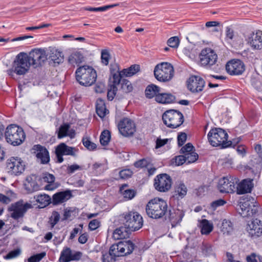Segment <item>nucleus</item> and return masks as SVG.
Segmentation results:
<instances>
[{
    "label": "nucleus",
    "instance_id": "52",
    "mask_svg": "<svg viewBox=\"0 0 262 262\" xmlns=\"http://www.w3.org/2000/svg\"><path fill=\"white\" fill-rule=\"evenodd\" d=\"M59 219V213L56 211H53L52 215L50 216V227L53 228L54 226L58 222Z\"/></svg>",
    "mask_w": 262,
    "mask_h": 262
},
{
    "label": "nucleus",
    "instance_id": "1",
    "mask_svg": "<svg viewBox=\"0 0 262 262\" xmlns=\"http://www.w3.org/2000/svg\"><path fill=\"white\" fill-rule=\"evenodd\" d=\"M167 204L160 199H154L148 202L146 206L147 215L152 219H159L166 216Z\"/></svg>",
    "mask_w": 262,
    "mask_h": 262
},
{
    "label": "nucleus",
    "instance_id": "6",
    "mask_svg": "<svg viewBox=\"0 0 262 262\" xmlns=\"http://www.w3.org/2000/svg\"><path fill=\"white\" fill-rule=\"evenodd\" d=\"M154 75L157 80L160 82L170 81L174 75L173 66L168 62H161L158 64L154 69Z\"/></svg>",
    "mask_w": 262,
    "mask_h": 262
},
{
    "label": "nucleus",
    "instance_id": "34",
    "mask_svg": "<svg viewBox=\"0 0 262 262\" xmlns=\"http://www.w3.org/2000/svg\"><path fill=\"white\" fill-rule=\"evenodd\" d=\"M96 111L97 114L101 118H104L106 114L108 113V110L106 109L105 102L102 99H98L97 100Z\"/></svg>",
    "mask_w": 262,
    "mask_h": 262
},
{
    "label": "nucleus",
    "instance_id": "11",
    "mask_svg": "<svg viewBox=\"0 0 262 262\" xmlns=\"http://www.w3.org/2000/svg\"><path fill=\"white\" fill-rule=\"evenodd\" d=\"M32 66L36 69L42 66L48 60L46 49H34L28 53Z\"/></svg>",
    "mask_w": 262,
    "mask_h": 262
},
{
    "label": "nucleus",
    "instance_id": "47",
    "mask_svg": "<svg viewBox=\"0 0 262 262\" xmlns=\"http://www.w3.org/2000/svg\"><path fill=\"white\" fill-rule=\"evenodd\" d=\"M82 142L83 146L89 150H94L97 148L96 144L91 142L89 137H83Z\"/></svg>",
    "mask_w": 262,
    "mask_h": 262
},
{
    "label": "nucleus",
    "instance_id": "31",
    "mask_svg": "<svg viewBox=\"0 0 262 262\" xmlns=\"http://www.w3.org/2000/svg\"><path fill=\"white\" fill-rule=\"evenodd\" d=\"M37 177L35 174L27 177L24 183V188L28 193H32L39 189V186L36 182Z\"/></svg>",
    "mask_w": 262,
    "mask_h": 262
},
{
    "label": "nucleus",
    "instance_id": "9",
    "mask_svg": "<svg viewBox=\"0 0 262 262\" xmlns=\"http://www.w3.org/2000/svg\"><path fill=\"white\" fill-rule=\"evenodd\" d=\"M123 224L129 231H135L142 228L143 220L137 212H129L125 215Z\"/></svg>",
    "mask_w": 262,
    "mask_h": 262
},
{
    "label": "nucleus",
    "instance_id": "55",
    "mask_svg": "<svg viewBox=\"0 0 262 262\" xmlns=\"http://www.w3.org/2000/svg\"><path fill=\"white\" fill-rule=\"evenodd\" d=\"M180 43V40L179 38L177 36H173L172 37H170L168 40H167V45L173 48H178L179 46Z\"/></svg>",
    "mask_w": 262,
    "mask_h": 262
},
{
    "label": "nucleus",
    "instance_id": "46",
    "mask_svg": "<svg viewBox=\"0 0 262 262\" xmlns=\"http://www.w3.org/2000/svg\"><path fill=\"white\" fill-rule=\"evenodd\" d=\"M102 262H115L116 257L113 254L110 250L108 252H102Z\"/></svg>",
    "mask_w": 262,
    "mask_h": 262
},
{
    "label": "nucleus",
    "instance_id": "2",
    "mask_svg": "<svg viewBox=\"0 0 262 262\" xmlns=\"http://www.w3.org/2000/svg\"><path fill=\"white\" fill-rule=\"evenodd\" d=\"M75 74L77 81L80 84L85 86L94 84L97 77L96 70L92 67L87 65L79 67Z\"/></svg>",
    "mask_w": 262,
    "mask_h": 262
},
{
    "label": "nucleus",
    "instance_id": "26",
    "mask_svg": "<svg viewBox=\"0 0 262 262\" xmlns=\"http://www.w3.org/2000/svg\"><path fill=\"white\" fill-rule=\"evenodd\" d=\"M247 41L253 49H261L262 31L258 30L255 33H251L247 38Z\"/></svg>",
    "mask_w": 262,
    "mask_h": 262
},
{
    "label": "nucleus",
    "instance_id": "28",
    "mask_svg": "<svg viewBox=\"0 0 262 262\" xmlns=\"http://www.w3.org/2000/svg\"><path fill=\"white\" fill-rule=\"evenodd\" d=\"M225 41L231 45H241L243 43V39L229 27L225 29Z\"/></svg>",
    "mask_w": 262,
    "mask_h": 262
},
{
    "label": "nucleus",
    "instance_id": "40",
    "mask_svg": "<svg viewBox=\"0 0 262 262\" xmlns=\"http://www.w3.org/2000/svg\"><path fill=\"white\" fill-rule=\"evenodd\" d=\"M140 71V66L137 64L131 66L127 69L122 70V74L125 77H130Z\"/></svg>",
    "mask_w": 262,
    "mask_h": 262
},
{
    "label": "nucleus",
    "instance_id": "10",
    "mask_svg": "<svg viewBox=\"0 0 262 262\" xmlns=\"http://www.w3.org/2000/svg\"><path fill=\"white\" fill-rule=\"evenodd\" d=\"M135 248L133 243L128 240L120 242L117 244L112 245L110 248L112 253L116 257L124 256L132 253Z\"/></svg>",
    "mask_w": 262,
    "mask_h": 262
},
{
    "label": "nucleus",
    "instance_id": "33",
    "mask_svg": "<svg viewBox=\"0 0 262 262\" xmlns=\"http://www.w3.org/2000/svg\"><path fill=\"white\" fill-rule=\"evenodd\" d=\"M175 96L169 93H160L156 96V101L160 103L167 104L174 102Z\"/></svg>",
    "mask_w": 262,
    "mask_h": 262
},
{
    "label": "nucleus",
    "instance_id": "30",
    "mask_svg": "<svg viewBox=\"0 0 262 262\" xmlns=\"http://www.w3.org/2000/svg\"><path fill=\"white\" fill-rule=\"evenodd\" d=\"M64 61V55L62 52L55 48H52L50 50V66L54 67L59 66Z\"/></svg>",
    "mask_w": 262,
    "mask_h": 262
},
{
    "label": "nucleus",
    "instance_id": "35",
    "mask_svg": "<svg viewBox=\"0 0 262 262\" xmlns=\"http://www.w3.org/2000/svg\"><path fill=\"white\" fill-rule=\"evenodd\" d=\"M160 88L155 84L148 85L145 91V96L147 98L151 99L160 94Z\"/></svg>",
    "mask_w": 262,
    "mask_h": 262
},
{
    "label": "nucleus",
    "instance_id": "8",
    "mask_svg": "<svg viewBox=\"0 0 262 262\" xmlns=\"http://www.w3.org/2000/svg\"><path fill=\"white\" fill-rule=\"evenodd\" d=\"M239 213L243 217L253 216L258 211L259 206L253 197L247 198L239 204Z\"/></svg>",
    "mask_w": 262,
    "mask_h": 262
},
{
    "label": "nucleus",
    "instance_id": "41",
    "mask_svg": "<svg viewBox=\"0 0 262 262\" xmlns=\"http://www.w3.org/2000/svg\"><path fill=\"white\" fill-rule=\"evenodd\" d=\"M110 77L109 84L110 85L117 86L121 82V78L123 75L122 74V71L119 73L113 74L111 75Z\"/></svg>",
    "mask_w": 262,
    "mask_h": 262
},
{
    "label": "nucleus",
    "instance_id": "58",
    "mask_svg": "<svg viewBox=\"0 0 262 262\" xmlns=\"http://www.w3.org/2000/svg\"><path fill=\"white\" fill-rule=\"evenodd\" d=\"M133 172L128 169H123L119 172L120 178L122 179H126L130 178Z\"/></svg>",
    "mask_w": 262,
    "mask_h": 262
},
{
    "label": "nucleus",
    "instance_id": "38",
    "mask_svg": "<svg viewBox=\"0 0 262 262\" xmlns=\"http://www.w3.org/2000/svg\"><path fill=\"white\" fill-rule=\"evenodd\" d=\"M201 232L202 234H208L213 230V225L206 219L202 220L200 223Z\"/></svg>",
    "mask_w": 262,
    "mask_h": 262
},
{
    "label": "nucleus",
    "instance_id": "32",
    "mask_svg": "<svg viewBox=\"0 0 262 262\" xmlns=\"http://www.w3.org/2000/svg\"><path fill=\"white\" fill-rule=\"evenodd\" d=\"M75 135L76 132L75 129L70 128V125L68 123L63 124L59 128L58 132V138L59 139L69 137L72 139L75 138Z\"/></svg>",
    "mask_w": 262,
    "mask_h": 262
},
{
    "label": "nucleus",
    "instance_id": "64",
    "mask_svg": "<svg viewBox=\"0 0 262 262\" xmlns=\"http://www.w3.org/2000/svg\"><path fill=\"white\" fill-rule=\"evenodd\" d=\"M148 162L145 159H142L134 163V166L137 168H143L148 165Z\"/></svg>",
    "mask_w": 262,
    "mask_h": 262
},
{
    "label": "nucleus",
    "instance_id": "12",
    "mask_svg": "<svg viewBox=\"0 0 262 262\" xmlns=\"http://www.w3.org/2000/svg\"><path fill=\"white\" fill-rule=\"evenodd\" d=\"M31 204L26 203L23 204V201L20 200L15 203L11 204L8 210L12 211L11 217L14 220L23 217L28 209L31 208Z\"/></svg>",
    "mask_w": 262,
    "mask_h": 262
},
{
    "label": "nucleus",
    "instance_id": "17",
    "mask_svg": "<svg viewBox=\"0 0 262 262\" xmlns=\"http://www.w3.org/2000/svg\"><path fill=\"white\" fill-rule=\"evenodd\" d=\"M25 166L23 160L18 157H11L7 160V168L11 174H20L24 171Z\"/></svg>",
    "mask_w": 262,
    "mask_h": 262
},
{
    "label": "nucleus",
    "instance_id": "16",
    "mask_svg": "<svg viewBox=\"0 0 262 262\" xmlns=\"http://www.w3.org/2000/svg\"><path fill=\"white\" fill-rule=\"evenodd\" d=\"M171 184V178L166 173L158 175L155 179L154 186L159 191H167L170 189Z\"/></svg>",
    "mask_w": 262,
    "mask_h": 262
},
{
    "label": "nucleus",
    "instance_id": "45",
    "mask_svg": "<svg viewBox=\"0 0 262 262\" xmlns=\"http://www.w3.org/2000/svg\"><path fill=\"white\" fill-rule=\"evenodd\" d=\"M111 139V133L108 130H104L100 136V142L104 146L108 144Z\"/></svg>",
    "mask_w": 262,
    "mask_h": 262
},
{
    "label": "nucleus",
    "instance_id": "7",
    "mask_svg": "<svg viewBox=\"0 0 262 262\" xmlns=\"http://www.w3.org/2000/svg\"><path fill=\"white\" fill-rule=\"evenodd\" d=\"M162 120L168 127L176 128L182 124L184 122V116L179 111L169 110L163 114Z\"/></svg>",
    "mask_w": 262,
    "mask_h": 262
},
{
    "label": "nucleus",
    "instance_id": "18",
    "mask_svg": "<svg viewBox=\"0 0 262 262\" xmlns=\"http://www.w3.org/2000/svg\"><path fill=\"white\" fill-rule=\"evenodd\" d=\"M78 150L75 147L67 145L64 143H61L57 146L55 149V155L57 158L56 162L61 163L63 161V156H75V152Z\"/></svg>",
    "mask_w": 262,
    "mask_h": 262
},
{
    "label": "nucleus",
    "instance_id": "27",
    "mask_svg": "<svg viewBox=\"0 0 262 262\" xmlns=\"http://www.w3.org/2000/svg\"><path fill=\"white\" fill-rule=\"evenodd\" d=\"M72 196V194L70 190H66L60 191L53 194L52 196V204L54 205H57L67 202ZM51 199H50V204Z\"/></svg>",
    "mask_w": 262,
    "mask_h": 262
},
{
    "label": "nucleus",
    "instance_id": "53",
    "mask_svg": "<svg viewBox=\"0 0 262 262\" xmlns=\"http://www.w3.org/2000/svg\"><path fill=\"white\" fill-rule=\"evenodd\" d=\"M117 88L114 85H108V88L107 90V99L109 100L112 101L116 96Z\"/></svg>",
    "mask_w": 262,
    "mask_h": 262
},
{
    "label": "nucleus",
    "instance_id": "21",
    "mask_svg": "<svg viewBox=\"0 0 262 262\" xmlns=\"http://www.w3.org/2000/svg\"><path fill=\"white\" fill-rule=\"evenodd\" d=\"M82 256V252L73 251L69 247H64L61 251L59 258V262H70L72 261H78Z\"/></svg>",
    "mask_w": 262,
    "mask_h": 262
},
{
    "label": "nucleus",
    "instance_id": "23",
    "mask_svg": "<svg viewBox=\"0 0 262 262\" xmlns=\"http://www.w3.org/2000/svg\"><path fill=\"white\" fill-rule=\"evenodd\" d=\"M246 230L251 237H259L262 235V222L257 219L249 221Z\"/></svg>",
    "mask_w": 262,
    "mask_h": 262
},
{
    "label": "nucleus",
    "instance_id": "29",
    "mask_svg": "<svg viewBox=\"0 0 262 262\" xmlns=\"http://www.w3.org/2000/svg\"><path fill=\"white\" fill-rule=\"evenodd\" d=\"M253 187V183L252 179H244L238 184H236V188L237 193L239 194H243L249 193L251 191Z\"/></svg>",
    "mask_w": 262,
    "mask_h": 262
},
{
    "label": "nucleus",
    "instance_id": "43",
    "mask_svg": "<svg viewBox=\"0 0 262 262\" xmlns=\"http://www.w3.org/2000/svg\"><path fill=\"white\" fill-rule=\"evenodd\" d=\"M221 228V231L224 234L226 233L227 234H229L232 232L233 230V224L230 221L224 220Z\"/></svg>",
    "mask_w": 262,
    "mask_h": 262
},
{
    "label": "nucleus",
    "instance_id": "49",
    "mask_svg": "<svg viewBox=\"0 0 262 262\" xmlns=\"http://www.w3.org/2000/svg\"><path fill=\"white\" fill-rule=\"evenodd\" d=\"M111 55L108 49H103L101 52V59L102 64L105 66L108 64Z\"/></svg>",
    "mask_w": 262,
    "mask_h": 262
},
{
    "label": "nucleus",
    "instance_id": "3",
    "mask_svg": "<svg viewBox=\"0 0 262 262\" xmlns=\"http://www.w3.org/2000/svg\"><path fill=\"white\" fill-rule=\"evenodd\" d=\"M228 135L226 131L220 128L211 129L208 134V138L213 146H220L225 148L232 146V142L228 141Z\"/></svg>",
    "mask_w": 262,
    "mask_h": 262
},
{
    "label": "nucleus",
    "instance_id": "4",
    "mask_svg": "<svg viewBox=\"0 0 262 262\" xmlns=\"http://www.w3.org/2000/svg\"><path fill=\"white\" fill-rule=\"evenodd\" d=\"M5 136L6 141L13 146L21 144L26 139L23 129L15 124L9 125L6 128Z\"/></svg>",
    "mask_w": 262,
    "mask_h": 262
},
{
    "label": "nucleus",
    "instance_id": "19",
    "mask_svg": "<svg viewBox=\"0 0 262 262\" xmlns=\"http://www.w3.org/2000/svg\"><path fill=\"white\" fill-rule=\"evenodd\" d=\"M188 89L193 93L202 92L205 85V81L200 76L192 75L187 81Z\"/></svg>",
    "mask_w": 262,
    "mask_h": 262
},
{
    "label": "nucleus",
    "instance_id": "50",
    "mask_svg": "<svg viewBox=\"0 0 262 262\" xmlns=\"http://www.w3.org/2000/svg\"><path fill=\"white\" fill-rule=\"evenodd\" d=\"M185 157L186 163L190 164L195 162L198 159L199 156L197 153L193 151L192 152H190V153L185 154Z\"/></svg>",
    "mask_w": 262,
    "mask_h": 262
},
{
    "label": "nucleus",
    "instance_id": "5",
    "mask_svg": "<svg viewBox=\"0 0 262 262\" xmlns=\"http://www.w3.org/2000/svg\"><path fill=\"white\" fill-rule=\"evenodd\" d=\"M32 66L28 53L20 52L12 63L11 72L18 75H24L28 72Z\"/></svg>",
    "mask_w": 262,
    "mask_h": 262
},
{
    "label": "nucleus",
    "instance_id": "48",
    "mask_svg": "<svg viewBox=\"0 0 262 262\" xmlns=\"http://www.w3.org/2000/svg\"><path fill=\"white\" fill-rule=\"evenodd\" d=\"M121 85V90L124 93H128L133 90V86L131 82L126 79L122 80Z\"/></svg>",
    "mask_w": 262,
    "mask_h": 262
},
{
    "label": "nucleus",
    "instance_id": "59",
    "mask_svg": "<svg viewBox=\"0 0 262 262\" xmlns=\"http://www.w3.org/2000/svg\"><path fill=\"white\" fill-rule=\"evenodd\" d=\"M226 203V202L224 200L220 199L212 202L211 203V207L213 210H215L218 207L223 206Z\"/></svg>",
    "mask_w": 262,
    "mask_h": 262
},
{
    "label": "nucleus",
    "instance_id": "44",
    "mask_svg": "<svg viewBox=\"0 0 262 262\" xmlns=\"http://www.w3.org/2000/svg\"><path fill=\"white\" fill-rule=\"evenodd\" d=\"M107 168L105 164L96 162L93 164L92 169L96 174H100L103 173Z\"/></svg>",
    "mask_w": 262,
    "mask_h": 262
},
{
    "label": "nucleus",
    "instance_id": "63",
    "mask_svg": "<svg viewBox=\"0 0 262 262\" xmlns=\"http://www.w3.org/2000/svg\"><path fill=\"white\" fill-rule=\"evenodd\" d=\"M100 223L97 219L91 221L89 224V228L91 231L97 229L100 226Z\"/></svg>",
    "mask_w": 262,
    "mask_h": 262
},
{
    "label": "nucleus",
    "instance_id": "42",
    "mask_svg": "<svg viewBox=\"0 0 262 262\" xmlns=\"http://www.w3.org/2000/svg\"><path fill=\"white\" fill-rule=\"evenodd\" d=\"M37 202L39 204L38 207L44 208L49 205V195L47 194H40L36 196Z\"/></svg>",
    "mask_w": 262,
    "mask_h": 262
},
{
    "label": "nucleus",
    "instance_id": "36",
    "mask_svg": "<svg viewBox=\"0 0 262 262\" xmlns=\"http://www.w3.org/2000/svg\"><path fill=\"white\" fill-rule=\"evenodd\" d=\"M84 57L80 52L72 53L69 57L68 61L72 66L79 65L83 61Z\"/></svg>",
    "mask_w": 262,
    "mask_h": 262
},
{
    "label": "nucleus",
    "instance_id": "61",
    "mask_svg": "<svg viewBox=\"0 0 262 262\" xmlns=\"http://www.w3.org/2000/svg\"><path fill=\"white\" fill-rule=\"evenodd\" d=\"M194 147L192 144L188 143L186 144L184 146L182 147L180 150L182 154L185 155L186 153H190V152L193 151Z\"/></svg>",
    "mask_w": 262,
    "mask_h": 262
},
{
    "label": "nucleus",
    "instance_id": "22",
    "mask_svg": "<svg viewBox=\"0 0 262 262\" xmlns=\"http://www.w3.org/2000/svg\"><path fill=\"white\" fill-rule=\"evenodd\" d=\"M226 69L231 75H241L245 70L244 63L239 59H233L228 62Z\"/></svg>",
    "mask_w": 262,
    "mask_h": 262
},
{
    "label": "nucleus",
    "instance_id": "62",
    "mask_svg": "<svg viewBox=\"0 0 262 262\" xmlns=\"http://www.w3.org/2000/svg\"><path fill=\"white\" fill-rule=\"evenodd\" d=\"M82 166L74 164L68 166L67 168V172L69 174H72L77 170H82Z\"/></svg>",
    "mask_w": 262,
    "mask_h": 262
},
{
    "label": "nucleus",
    "instance_id": "13",
    "mask_svg": "<svg viewBox=\"0 0 262 262\" xmlns=\"http://www.w3.org/2000/svg\"><path fill=\"white\" fill-rule=\"evenodd\" d=\"M200 64L204 67L211 66L216 63L217 55L215 52L210 48H205L202 50L199 54Z\"/></svg>",
    "mask_w": 262,
    "mask_h": 262
},
{
    "label": "nucleus",
    "instance_id": "14",
    "mask_svg": "<svg viewBox=\"0 0 262 262\" xmlns=\"http://www.w3.org/2000/svg\"><path fill=\"white\" fill-rule=\"evenodd\" d=\"M237 182L238 180L232 177H223L219 182V190L222 193L234 192Z\"/></svg>",
    "mask_w": 262,
    "mask_h": 262
},
{
    "label": "nucleus",
    "instance_id": "37",
    "mask_svg": "<svg viewBox=\"0 0 262 262\" xmlns=\"http://www.w3.org/2000/svg\"><path fill=\"white\" fill-rule=\"evenodd\" d=\"M127 187V185L126 184L122 185L120 188V192L126 200H129L135 196L136 191L133 189H126Z\"/></svg>",
    "mask_w": 262,
    "mask_h": 262
},
{
    "label": "nucleus",
    "instance_id": "57",
    "mask_svg": "<svg viewBox=\"0 0 262 262\" xmlns=\"http://www.w3.org/2000/svg\"><path fill=\"white\" fill-rule=\"evenodd\" d=\"M50 190H53L56 188H57L60 185V184L58 182H55V178L53 174H51L50 175Z\"/></svg>",
    "mask_w": 262,
    "mask_h": 262
},
{
    "label": "nucleus",
    "instance_id": "56",
    "mask_svg": "<svg viewBox=\"0 0 262 262\" xmlns=\"http://www.w3.org/2000/svg\"><path fill=\"white\" fill-rule=\"evenodd\" d=\"M49 173L46 172L43 173L41 176L39 177L38 179V181H40L41 183L44 182H47L48 184L45 186V189L47 190H49Z\"/></svg>",
    "mask_w": 262,
    "mask_h": 262
},
{
    "label": "nucleus",
    "instance_id": "15",
    "mask_svg": "<svg viewBox=\"0 0 262 262\" xmlns=\"http://www.w3.org/2000/svg\"><path fill=\"white\" fill-rule=\"evenodd\" d=\"M118 127L120 134L126 137L132 136L136 130L135 123L128 118L121 120L118 123Z\"/></svg>",
    "mask_w": 262,
    "mask_h": 262
},
{
    "label": "nucleus",
    "instance_id": "54",
    "mask_svg": "<svg viewBox=\"0 0 262 262\" xmlns=\"http://www.w3.org/2000/svg\"><path fill=\"white\" fill-rule=\"evenodd\" d=\"M219 25L220 23L216 21H207L205 24V26L207 28H212L211 31L212 32H218L219 31L218 28Z\"/></svg>",
    "mask_w": 262,
    "mask_h": 262
},
{
    "label": "nucleus",
    "instance_id": "25",
    "mask_svg": "<svg viewBox=\"0 0 262 262\" xmlns=\"http://www.w3.org/2000/svg\"><path fill=\"white\" fill-rule=\"evenodd\" d=\"M187 188L184 183L179 180L175 182L172 191V198L179 200L184 198L187 193Z\"/></svg>",
    "mask_w": 262,
    "mask_h": 262
},
{
    "label": "nucleus",
    "instance_id": "39",
    "mask_svg": "<svg viewBox=\"0 0 262 262\" xmlns=\"http://www.w3.org/2000/svg\"><path fill=\"white\" fill-rule=\"evenodd\" d=\"M128 229L125 226L117 228L113 232V237L116 239H123L127 235Z\"/></svg>",
    "mask_w": 262,
    "mask_h": 262
},
{
    "label": "nucleus",
    "instance_id": "20",
    "mask_svg": "<svg viewBox=\"0 0 262 262\" xmlns=\"http://www.w3.org/2000/svg\"><path fill=\"white\" fill-rule=\"evenodd\" d=\"M31 153L34 155L38 162L45 164L49 162V153L48 149L40 144L34 145L30 150Z\"/></svg>",
    "mask_w": 262,
    "mask_h": 262
},
{
    "label": "nucleus",
    "instance_id": "51",
    "mask_svg": "<svg viewBox=\"0 0 262 262\" xmlns=\"http://www.w3.org/2000/svg\"><path fill=\"white\" fill-rule=\"evenodd\" d=\"M46 255V252H42L32 255L28 259V262H39Z\"/></svg>",
    "mask_w": 262,
    "mask_h": 262
},
{
    "label": "nucleus",
    "instance_id": "60",
    "mask_svg": "<svg viewBox=\"0 0 262 262\" xmlns=\"http://www.w3.org/2000/svg\"><path fill=\"white\" fill-rule=\"evenodd\" d=\"M21 253L19 249H16L9 252L5 256V258L7 259L14 258L17 257Z\"/></svg>",
    "mask_w": 262,
    "mask_h": 262
},
{
    "label": "nucleus",
    "instance_id": "24",
    "mask_svg": "<svg viewBox=\"0 0 262 262\" xmlns=\"http://www.w3.org/2000/svg\"><path fill=\"white\" fill-rule=\"evenodd\" d=\"M184 215V213L182 210L178 209L171 208L167 210L165 220H168L171 223L172 227H175L177 224L180 223Z\"/></svg>",
    "mask_w": 262,
    "mask_h": 262
}]
</instances>
